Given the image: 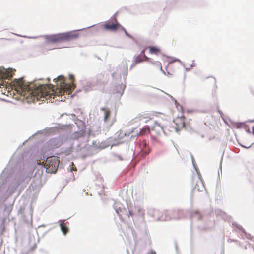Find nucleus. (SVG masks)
<instances>
[{"mask_svg":"<svg viewBox=\"0 0 254 254\" xmlns=\"http://www.w3.org/2000/svg\"><path fill=\"white\" fill-rule=\"evenodd\" d=\"M247 122H248V123H253V122H254V120H248V121H247Z\"/></svg>","mask_w":254,"mask_h":254,"instance_id":"obj_19","label":"nucleus"},{"mask_svg":"<svg viewBox=\"0 0 254 254\" xmlns=\"http://www.w3.org/2000/svg\"><path fill=\"white\" fill-rule=\"evenodd\" d=\"M60 163L59 157L52 156L48 157L44 164L46 172L48 173H55L56 172Z\"/></svg>","mask_w":254,"mask_h":254,"instance_id":"obj_3","label":"nucleus"},{"mask_svg":"<svg viewBox=\"0 0 254 254\" xmlns=\"http://www.w3.org/2000/svg\"><path fill=\"white\" fill-rule=\"evenodd\" d=\"M176 62H178L179 64H180V60H175V61H174L172 62H170L169 63V64H168L167 66V68H166V70H167L168 73L170 74V71H171V69L176 66V65H175V63Z\"/></svg>","mask_w":254,"mask_h":254,"instance_id":"obj_11","label":"nucleus"},{"mask_svg":"<svg viewBox=\"0 0 254 254\" xmlns=\"http://www.w3.org/2000/svg\"><path fill=\"white\" fill-rule=\"evenodd\" d=\"M151 254H156L155 251H151Z\"/></svg>","mask_w":254,"mask_h":254,"instance_id":"obj_22","label":"nucleus"},{"mask_svg":"<svg viewBox=\"0 0 254 254\" xmlns=\"http://www.w3.org/2000/svg\"><path fill=\"white\" fill-rule=\"evenodd\" d=\"M148 48L149 49V53L151 54L158 55L161 53V50L159 47L149 46Z\"/></svg>","mask_w":254,"mask_h":254,"instance_id":"obj_9","label":"nucleus"},{"mask_svg":"<svg viewBox=\"0 0 254 254\" xmlns=\"http://www.w3.org/2000/svg\"><path fill=\"white\" fill-rule=\"evenodd\" d=\"M53 101H54L53 100L52 101V99H50V101H49V102H53Z\"/></svg>","mask_w":254,"mask_h":254,"instance_id":"obj_24","label":"nucleus"},{"mask_svg":"<svg viewBox=\"0 0 254 254\" xmlns=\"http://www.w3.org/2000/svg\"><path fill=\"white\" fill-rule=\"evenodd\" d=\"M71 84L65 83L64 77L60 75L54 81L56 82V87L54 89L52 84L41 85L37 82H26L23 78L15 79L11 83V88L16 93L25 98L28 103L40 100L41 98L50 99L53 97L54 100L56 96L61 97L65 93L70 94L74 89L75 85L73 83L74 76H69Z\"/></svg>","mask_w":254,"mask_h":254,"instance_id":"obj_1","label":"nucleus"},{"mask_svg":"<svg viewBox=\"0 0 254 254\" xmlns=\"http://www.w3.org/2000/svg\"><path fill=\"white\" fill-rule=\"evenodd\" d=\"M146 142L144 141H142L140 144L141 146L142 147V151L143 153H145L146 154H148L149 152V151H147L146 150H144V148H145L146 147Z\"/></svg>","mask_w":254,"mask_h":254,"instance_id":"obj_15","label":"nucleus"},{"mask_svg":"<svg viewBox=\"0 0 254 254\" xmlns=\"http://www.w3.org/2000/svg\"><path fill=\"white\" fill-rule=\"evenodd\" d=\"M13 76L12 70L0 68V82H3V79H9Z\"/></svg>","mask_w":254,"mask_h":254,"instance_id":"obj_6","label":"nucleus"},{"mask_svg":"<svg viewBox=\"0 0 254 254\" xmlns=\"http://www.w3.org/2000/svg\"><path fill=\"white\" fill-rule=\"evenodd\" d=\"M60 225L63 233L64 235H66L68 232V228L65 225V224L62 223H61Z\"/></svg>","mask_w":254,"mask_h":254,"instance_id":"obj_13","label":"nucleus"},{"mask_svg":"<svg viewBox=\"0 0 254 254\" xmlns=\"http://www.w3.org/2000/svg\"><path fill=\"white\" fill-rule=\"evenodd\" d=\"M102 110L104 112V121L105 122H107L109 121L110 116L111 112L108 108H103Z\"/></svg>","mask_w":254,"mask_h":254,"instance_id":"obj_10","label":"nucleus"},{"mask_svg":"<svg viewBox=\"0 0 254 254\" xmlns=\"http://www.w3.org/2000/svg\"><path fill=\"white\" fill-rule=\"evenodd\" d=\"M0 85L1 86V85H3V83H0Z\"/></svg>","mask_w":254,"mask_h":254,"instance_id":"obj_23","label":"nucleus"},{"mask_svg":"<svg viewBox=\"0 0 254 254\" xmlns=\"http://www.w3.org/2000/svg\"><path fill=\"white\" fill-rule=\"evenodd\" d=\"M145 50L146 49H144L143 50H142L140 54L135 58L134 66L135 65L143 61H150V59L145 54Z\"/></svg>","mask_w":254,"mask_h":254,"instance_id":"obj_7","label":"nucleus"},{"mask_svg":"<svg viewBox=\"0 0 254 254\" xmlns=\"http://www.w3.org/2000/svg\"><path fill=\"white\" fill-rule=\"evenodd\" d=\"M79 34L73 31L67 32L52 35L48 37L46 40L47 45L52 43H60L69 41L76 39Z\"/></svg>","mask_w":254,"mask_h":254,"instance_id":"obj_2","label":"nucleus"},{"mask_svg":"<svg viewBox=\"0 0 254 254\" xmlns=\"http://www.w3.org/2000/svg\"><path fill=\"white\" fill-rule=\"evenodd\" d=\"M103 28L108 31H116L118 30H125L118 22L116 18L110 20L103 25Z\"/></svg>","mask_w":254,"mask_h":254,"instance_id":"obj_4","label":"nucleus"},{"mask_svg":"<svg viewBox=\"0 0 254 254\" xmlns=\"http://www.w3.org/2000/svg\"><path fill=\"white\" fill-rule=\"evenodd\" d=\"M151 63L152 64L154 65L157 68L162 70V64L160 62L157 61L155 62H151Z\"/></svg>","mask_w":254,"mask_h":254,"instance_id":"obj_16","label":"nucleus"},{"mask_svg":"<svg viewBox=\"0 0 254 254\" xmlns=\"http://www.w3.org/2000/svg\"><path fill=\"white\" fill-rule=\"evenodd\" d=\"M150 132V129L149 127H145V128H143L141 130H140L139 132L140 135H143L145 134H147Z\"/></svg>","mask_w":254,"mask_h":254,"instance_id":"obj_14","label":"nucleus"},{"mask_svg":"<svg viewBox=\"0 0 254 254\" xmlns=\"http://www.w3.org/2000/svg\"><path fill=\"white\" fill-rule=\"evenodd\" d=\"M154 129H160V130H159V131H164V129H163V127H161L159 124H156L154 127Z\"/></svg>","mask_w":254,"mask_h":254,"instance_id":"obj_17","label":"nucleus"},{"mask_svg":"<svg viewBox=\"0 0 254 254\" xmlns=\"http://www.w3.org/2000/svg\"><path fill=\"white\" fill-rule=\"evenodd\" d=\"M174 122L178 128H183L185 126V117L183 116L176 118Z\"/></svg>","mask_w":254,"mask_h":254,"instance_id":"obj_8","label":"nucleus"},{"mask_svg":"<svg viewBox=\"0 0 254 254\" xmlns=\"http://www.w3.org/2000/svg\"><path fill=\"white\" fill-rule=\"evenodd\" d=\"M84 133L83 131L76 132L73 135L72 138L73 139H78L79 138L84 136Z\"/></svg>","mask_w":254,"mask_h":254,"instance_id":"obj_12","label":"nucleus"},{"mask_svg":"<svg viewBox=\"0 0 254 254\" xmlns=\"http://www.w3.org/2000/svg\"><path fill=\"white\" fill-rule=\"evenodd\" d=\"M205 79H206V81H207L208 79H210L211 80V82L212 83L215 84L216 82L215 78L212 76L208 77L206 78Z\"/></svg>","mask_w":254,"mask_h":254,"instance_id":"obj_18","label":"nucleus"},{"mask_svg":"<svg viewBox=\"0 0 254 254\" xmlns=\"http://www.w3.org/2000/svg\"><path fill=\"white\" fill-rule=\"evenodd\" d=\"M125 34H126V35L128 36H129V35L128 34V33L127 32V31L125 30H123Z\"/></svg>","mask_w":254,"mask_h":254,"instance_id":"obj_20","label":"nucleus"},{"mask_svg":"<svg viewBox=\"0 0 254 254\" xmlns=\"http://www.w3.org/2000/svg\"><path fill=\"white\" fill-rule=\"evenodd\" d=\"M155 114L153 112H143L138 114L135 118L137 121H143L145 123L153 119Z\"/></svg>","mask_w":254,"mask_h":254,"instance_id":"obj_5","label":"nucleus"},{"mask_svg":"<svg viewBox=\"0 0 254 254\" xmlns=\"http://www.w3.org/2000/svg\"><path fill=\"white\" fill-rule=\"evenodd\" d=\"M252 133L254 135V126H253L252 128Z\"/></svg>","mask_w":254,"mask_h":254,"instance_id":"obj_21","label":"nucleus"}]
</instances>
